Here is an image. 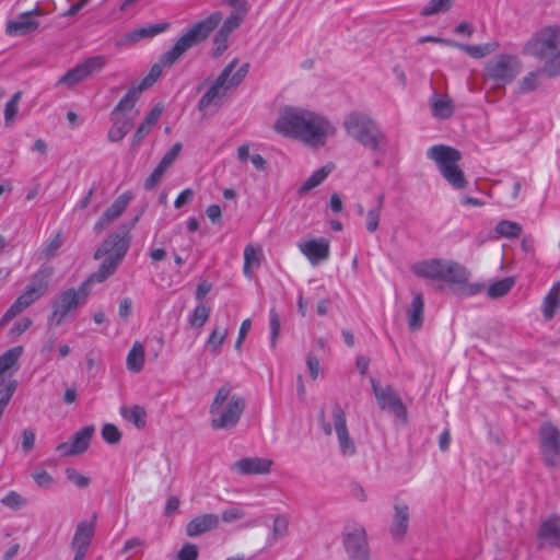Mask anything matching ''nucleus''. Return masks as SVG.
Segmentation results:
<instances>
[{"mask_svg": "<svg viewBox=\"0 0 560 560\" xmlns=\"http://www.w3.org/2000/svg\"><path fill=\"white\" fill-rule=\"evenodd\" d=\"M273 130L284 138L318 149L335 137L337 129L324 115L301 106H282L273 124Z\"/></svg>", "mask_w": 560, "mask_h": 560, "instance_id": "obj_1", "label": "nucleus"}, {"mask_svg": "<svg viewBox=\"0 0 560 560\" xmlns=\"http://www.w3.org/2000/svg\"><path fill=\"white\" fill-rule=\"evenodd\" d=\"M222 21L220 11L212 12L206 19L195 23L189 27L174 44V46L164 52L160 59V63L154 65L149 74L158 80L162 74L164 66H172L182 55H184L192 46L203 42L219 26Z\"/></svg>", "mask_w": 560, "mask_h": 560, "instance_id": "obj_2", "label": "nucleus"}, {"mask_svg": "<svg viewBox=\"0 0 560 560\" xmlns=\"http://www.w3.org/2000/svg\"><path fill=\"white\" fill-rule=\"evenodd\" d=\"M130 246L129 228L122 225L116 233H112L94 253L95 259L105 257L97 271L92 273L86 281L89 287L93 282H104L113 276L121 264Z\"/></svg>", "mask_w": 560, "mask_h": 560, "instance_id": "obj_3", "label": "nucleus"}, {"mask_svg": "<svg viewBox=\"0 0 560 560\" xmlns=\"http://www.w3.org/2000/svg\"><path fill=\"white\" fill-rule=\"evenodd\" d=\"M245 406V399L240 395L232 394L229 385L221 386L209 408L211 428L214 430L234 428L238 423Z\"/></svg>", "mask_w": 560, "mask_h": 560, "instance_id": "obj_4", "label": "nucleus"}, {"mask_svg": "<svg viewBox=\"0 0 560 560\" xmlns=\"http://www.w3.org/2000/svg\"><path fill=\"white\" fill-rule=\"evenodd\" d=\"M342 126L347 135L364 148L374 152L383 151L385 135L369 115L352 112L345 117Z\"/></svg>", "mask_w": 560, "mask_h": 560, "instance_id": "obj_5", "label": "nucleus"}, {"mask_svg": "<svg viewBox=\"0 0 560 560\" xmlns=\"http://www.w3.org/2000/svg\"><path fill=\"white\" fill-rule=\"evenodd\" d=\"M428 159L432 160L438 166L443 178L455 189H464L468 182L458 162L462 160V153L450 145L436 144L428 149Z\"/></svg>", "mask_w": 560, "mask_h": 560, "instance_id": "obj_6", "label": "nucleus"}, {"mask_svg": "<svg viewBox=\"0 0 560 560\" xmlns=\"http://www.w3.org/2000/svg\"><path fill=\"white\" fill-rule=\"evenodd\" d=\"M50 273L47 270L37 271L31 279L25 291L14 301L0 319V328L15 316L39 300L48 290Z\"/></svg>", "mask_w": 560, "mask_h": 560, "instance_id": "obj_7", "label": "nucleus"}, {"mask_svg": "<svg viewBox=\"0 0 560 560\" xmlns=\"http://www.w3.org/2000/svg\"><path fill=\"white\" fill-rule=\"evenodd\" d=\"M560 51V25H548L536 31L525 43L523 52L548 60Z\"/></svg>", "mask_w": 560, "mask_h": 560, "instance_id": "obj_8", "label": "nucleus"}, {"mask_svg": "<svg viewBox=\"0 0 560 560\" xmlns=\"http://www.w3.org/2000/svg\"><path fill=\"white\" fill-rule=\"evenodd\" d=\"M522 62L513 55H497L485 67V78L494 82L495 86L511 83L521 72Z\"/></svg>", "mask_w": 560, "mask_h": 560, "instance_id": "obj_9", "label": "nucleus"}, {"mask_svg": "<svg viewBox=\"0 0 560 560\" xmlns=\"http://www.w3.org/2000/svg\"><path fill=\"white\" fill-rule=\"evenodd\" d=\"M90 293L89 281H84L78 290L62 291L51 304V314L48 322L52 326H59L65 318L81 303H84Z\"/></svg>", "mask_w": 560, "mask_h": 560, "instance_id": "obj_10", "label": "nucleus"}, {"mask_svg": "<svg viewBox=\"0 0 560 560\" xmlns=\"http://www.w3.org/2000/svg\"><path fill=\"white\" fill-rule=\"evenodd\" d=\"M342 545L350 560H370L368 534L363 525L347 523L342 530Z\"/></svg>", "mask_w": 560, "mask_h": 560, "instance_id": "obj_11", "label": "nucleus"}, {"mask_svg": "<svg viewBox=\"0 0 560 560\" xmlns=\"http://www.w3.org/2000/svg\"><path fill=\"white\" fill-rule=\"evenodd\" d=\"M539 450L544 462L549 467L560 466V430L546 421L538 430Z\"/></svg>", "mask_w": 560, "mask_h": 560, "instance_id": "obj_12", "label": "nucleus"}, {"mask_svg": "<svg viewBox=\"0 0 560 560\" xmlns=\"http://www.w3.org/2000/svg\"><path fill=\"white\" fill-rule=\"evenodd\" d=\"M470 271L463 265L453 261L444 260L442 281L459 285L460 293L467 296L476 295L483 290L481 283H469Z\"/></svg>", "mask_w": 560, "mask_h": 560, "instance_id": "obj_13", "label": "nucleus"}, {"mask_svg": "<svg viewBox=\"0 0 560 560\" xmlns=\"http://www.w3.org/2000/svg\"><path fill=\"white\" fill-rule=\"evenodd\" d=\"M107 63L105 56H94L88 58L74 68L67 71L57 82V85H65L72 88L75 84L83 82L94 73L101 72Z\"/></svg>", "mask_w": 560, "mask_h": 560, "instance_id": "obj_14", "label": "nucleus"}, {"mask_svg": "<svg viewBox=\"0 0 560 560\" xmlns=\"http://www.w3.org/2000/svg\"><path fill=\"white\" fill-rule=\"evenodd\" d=\"M331 418L334 420V431L338 440L340 454L343 457H353L357 454V445L354 440L350 436L346 412L339 405L334 406Z\"/></svg>", "mask_w": 560, "mask_h": 560, "instance_id": "obj_15", "label": "nucleus"}, {"mask_svg": "<svg viewBox=\"0 0 560 560\" xmlns=\"http://www.w3.org/2000/svg\"><path fill=\"white\" fill-rule=\"evenodd\" d=\"M373 393L381 409H388L397 418L406 419L407 410L401 399L392 386L382 387L374 378H371Z\"/></svg>", "mask_w": 560, "mask_h": 560, "instance_id": "obj_16", "label": "nucleus"}, {"mask_svg": "<svg viewBox=\"0 0 560 560\" xmlns=\"http://www.w3.org/2000/svg\"><path fill=\"white\" fill-rule=\"evenodd\" d=\"M95 427L93 424L83 427L77 431L69 441L60 443L56 451L60 456L69 457L84 453L91 443Z\"/></svg>", "mask_w": 560, "mask_h": 560, "instance_id": "obj_17", "label": "nucleus"}, {"mask_svg": "<svg viewBox=\"0 0 560 560\" xmlns=\"http://www.w3.org/2000/svg\"><path fill=\"white\" fill-rule=\"evenodd\" d=\"M249 65L247 62L240 65L238 59H233L224 67L218 75L217 81L229 93L237 89L248 73Z\"/></svg>", "mask_w": 560, "mask_h": 560, "instance_id": "obj_18", "label": "nucleus"}, {"mask_svg": "<svg viewBox=\"0 0 560 560\" xmlns=\"http://www.w3.org/2000/svg\"><path fill=\"white\" fill-rule=\"evenodd\" d=\"M132 108H119V103L112 113L113 126L108 131V139L112 142H119L130 131L133 125L135 115L128 114Z\"/></svg>", "mask_w": 560, "mask_h": 560, "instance_id": "obj_19", "label": "nucleus"}, {"mask_svg": "<svg viewBox=\"0 0 560 560\" xmlns=\"http://www.w3.org/2000/svg\"><path fill=\"white\" fill-rule=\"evenodd\" d=\"M539 548H560V517L550 516L541 521L537 532Z\"/></svg>", "mask_w": 560, "mask_h": 560, "instance_id": "obj_20", "label": "nucleus"}, {"mask_svg": "<svg viewBox=\"0 0 560 560\" xmlns=\"http://www.w3.org/2000/svg\"><path fill=\"white\" fill-rule=\"evenodd\" d=\"M273 460L266 457H244L236 460L231 469L242 476L267 475L270 472Z\"/></svg>", "mask_w": 560, "mask_h": 560, "instance_id": "obj_21", "label": "nucleus"}, {"mask_svg": "<svg viewBox=\"0 0 560 560\" xmlns=\"http://www.w3.org/2000/svg\"><path fill=\"white\" fill-rule=\"evenodd\" d=\"M40 15L38 10H32L20 14L15 20L8 22L7 33L11 36H24L35 32L39 27L36 16Z\"/></svg>", "mask_w": 560, "mask_h": 560, "instance_id": "obj_22", "label": "nucleus"}, {"mask_svg": "<svg viewBox=\"0 0 560 560\" xmlns=\"http://www.w3.org/2000/svg\"><path fill=\"white\" fill-rule=\"evenodd\" d=\"M130 200L131 196L128 192L120 195L96 221L94 231L100 234L106 230L124 213Z\"/></svg>", "mask_w": 560, "mask_h": 560, "instance_id": "obj_23", "label": "nucleus"}, {"mask_svg": "<svg viewBox=\"0 0 560 560\" xmlns=\"http://www.w3.org/2000/svg\"><path fill=\"white\" fill-rule=\"evenodd\" d=\"M298 247L313 266L327 260L330 253L329 242L325 238L300 242Z\"/></svg>", "mask_w": 560, "mask_h": 560, "instance_id": "obj_24", "label": "nucleus"}, {"mask_svg": "<svg viewBox=\"0 0 560 560\" xmlns=\"http://www.w3.org/2000/svg\"><path fill=\"white\" fill-rule=\"evenodd\" d=\"M225 2L234 8V11L223 21L220 28L232 34L244 22L250 7L246 0H225Z\"/></svg>", "mask_w": 560, "mask_h": 560, "instance_id": "obj_25", "label": "nucleus"}, {"mask_svg": "<svg viewBox=\"0 0 560 560\" xmlns=\"http://www.w3.org/2000/svg\"><path fill=\"white\" fill-rule=\"evenodd\" d=\"M220 517L217 514H201L191 518L186 525V535L188 537H197L218 528Z\"/></svg>", "mask_w": 560, "mask_h": 560, "instance_id": "obj_26", "label": "nucleus"}, {"mask_svg": "<svg viewBox=\"0 0 560 560\" xmlns=\"http://www.w3.org/2000/svg\"><path fill=\"white\" fill-rule=\"evenodd\" d=\"M95 533V521H82L78 524L71 541L72 551L88 552Z\"/></svg>", "mask_w": 560, "mask_h": 560, "instance_id": "obj_27", "label": "nucleus"}, {"mask_svg": "<svg viewBox=\"0 0 560 560\" xmlns=\"http://www.w3.org/2000/svg\"><path fill=\"white\" fill-rule=\"evenodd\" d=\"M409 506L404 502H396L394 504V515L390 525V534L394 539L400 540L404 538L409 526Z\"/></svg>", "mask_w": 560, "mask_h": 560, "instance_id": "obj_28", "label": "nucleus"}, {"mask_svg": "<svg viewBox=\"0 0 560 560\" xmlns=\"http://www.w3.org/2000/svg\"><path fill=\"white\" fill-rule=\"evenodd\" d=\"M228 96V92L222 88V84L217 79L210 84L206 93L198 102V109L200 112H207L209 108H219L224 98Z\"/></svg>", "mask_w": 560, "mask_h": 560, "instance_id": "obj_29", "label": "nucleus"}, {"mask_svg": "<svg viewBox=\"0 0 560 560\" xmlns=\"http://www.w3.org/2000/svg\"><path fill=\"white\" fill-rule=\"evenodd\" d=\"M443 266V259H429L412 265L411 271L420 278L441 280Z\"/></svg>", "mask_w": 560, "mask_h": 560, "instance_id": "obj_30", "label": "nucleus"}, {"mask_svg": "<svg viewBox=\"0 0 560 560\" xmlns=\"http://www.w3.org/2000/svg\"><path fill=\"white\" fill-rule=\"evenodd\" d=\"M430 106L433 117L448 119L454 114V103L448 95L434 93L430 98Z\"/></svg>", "mask_w": 560, "mask_h": 560, "instance_id": "obj_31", "label": "nucleus"}, {"mask_svg": "<svg viewBox=\"0 0 560 560\" xmlns=\"http://www.w3.org/2000/svg\"><path fill=\"white\" fill-rule=\"evenodd\" d=\"M170 24L164 23H158V24H150L137 30H133L125 35L122 38L124 44H135L143 38H151L156 36L160 33L165 32L168 28Z\"/></svg>", "mask_w": 560, "mask_h": 560, "instance_id": "obj_32", "label": "nucleus"}, {"mask_svg": "<svg viewBox=\"0 0 560 560\" xmlns=\"http://www.w3.org/2000/svg\"><path fill=\"white\" fill-rule=\"evenodd\" d=\"M424 302L421 293H416L407 310L408 326L411 331H417L423 324Z\"/></svg>", "mask_w": 560, "mask_h": 560, "instance_id": "obj_33", "label": "nucleus"}, {"mask_svg": "<svg viewBox=\"0 0 560 560\" xmlns=\"http://www.w3.org/2000/svg\"><path fill=\"white\" fill-rule=\"evenodd\" d=\"M289 533V520L287 516L279 514L273 517L271 533L266 540L267 547H272L278 540L284 538Z\"/></svg>", "mask_w": 560, "mask_h": 560, "instance_id": "obj_34", "label": "nucleus"}, {"mask_svg": "<svg viewBox=\"0 0 560 560\" xmlns=\"http://www.w3.org/2000/svg\"><path fill=\"white\" fill-rule=\"evenodd\" d=\"M560 307V283H555L542 302L544 317L549 320Z\"/></svg>", "mask_w": 560, "mask_h": 560, "instance_id": "obj_35", "label": "nucleus"}, {"mask_svg": "<svg viewBox=\"0 0 560 560\" xmlns=\"http://www.w3.org/2000/svg\"><path fill=\"white\" fill-rule=\"evenodd\" d=\"M145 360V351L144 347L141 342L136 341L130 349L127 359L126 365L130 372L138 373L143 369Z\"/></svg>", "mask_w": 560, "mask_h": 560, "instance_id": "obj_36", "label": "nucleus"}, {"mask_svg": "<svg viewBox=\"0 0 560 560\" xmlns=\"http://www.w3.org/2000/svg\"><path fill=\"white\" fill-rule=\"evenodd\" d=\"M156 80L148 74L141 83L136 88L129 89L128 93L119 102V108H133L140 93L151 86Z\"/></svg>", "mask_w": 560, "mask_h": 560, "instance_id": "obj_37", "label": "nucleus"}, {"mask_svg": "<svg viewBox=\"0 0 560 560\" xmlns=\"http://www.w3.org/2000/svg\"><path fill=\"white\" fill-rule=\"evenodd\" d=\"M334 165L327 164L319 170L315 171L305 182L301 185L299 194H305L320 185L325 178L331 173Z\"/></svg>", "mask_w": 560, "mask_h": 560, "instance_id": "obj_38", "label": "nucleus"}, {"mask_svg": "<svg viewBox=\"0 0 560 560\" xmlns=\"http://www.w3.org/2000/svg\"><path fill=\"white\" fill-rule=\"evenodd\" d=\"M384 194H380L376 198L375 208L369 210L365 213V228L370 233H374L375 231H377L380 226V219L384 206Z\"/></svg>", "mask_w": 560, "mask_h": 560, "instance_id": "obj_39", "label": "nucleus"}, {"mask_svg": "<svg viewBox=\"0 0 560 560\" xmlns=\"http://www.w3.org/2000/svg\"><path fill=\"white\" fill-rule=\"evenodd\" d=\"M120 413L125 420L133 423L138 429L144 428L147 413L143 407L138 405L121 407Z\"/></svg>", "mask_w": 560, "mask_h": 560, "instance_id": "obj_40", "label": "nucleus"}, {"mask_svg": "<svg viewBox=\"0 0 560 560\" xmlns=\"http://www.w3.org/2000/svg\"><path fill=\"white\" fill-rule=\"evenodd\" d=\"M522 225L514 221L502 220L494 229L497 237L516 238L522 233Z\"/></svg>", "mask_w": 560, "mask_h": 560, "instance_id": "obj_41", "label": "nucleus"}, {"mask_svg": "<svg viewBox=\"0 0 560 560\" xmlns=\"http://www.w3.org/2000/svg\"><path fill=\"white\" fill-rule=\"evenodd\" d=\"M261 249L253 245H247L244 249V273L246 277H252V268L258 267L261 260Z\"/></svg>", "mask_w": 560, "mask_h": 560, "instance_id": "obj_42", "label": "nucleus"}, {"mask_svg": "<svg viewBox=\"0 0 560 560\" xmlns=\"http://www.w3.org/2000/svg\"><path fill=\"white\" fill-rule=\"evenodd\" d=\"M497 44H485V45H464L454 43V47H457L474 58H482L495 50Z\"/></svg>", "mask_w": 560, "mask_h": 560, "instance_id": "obj_43", "label": "nucleus"}, {"mask_svg": "<svg viewBox=\"0 0 560 560\" xmlns=\"http://www.w3.org/2000/svg\"><path fill=\"white\" fill-rule=\"evenodd\" d=\"M22 352V347H14L0 355V376H7L5 372L18 362Z\"/></svg>", "mask_w": 560, "mask_h": 560, "instance_id": "obj_44", "label": "nucleus"}, {"mask_svg": "<svg viewBox=\"0 0 560 560\" xmlns=\"http://www.w3.org/2000/svg\"><path fill=\"white\" fill-rule=\"evenodd\" d=\"M514 284L513 278L501 279L487 289V294L490 299H498L506 295Z\"/></svg>", "mask_w": 560, "mask_h": 560, "instance_id": "obj_45", "label": "nucleus"}, {"mask_svg": "<svg viewBox=\"0 0 560 560\" xmlns=\"http://www.w3.org/2000/svg\"><path fill=\"white\" fill-rule=\"evenodd\" d=\"M455 0H430L421 10L422 16H430L448 11Z\"/></svg>", "mask_w": 560, "mask_h": 560, "instance_id": "obj_46", "label": "nucleus"}, {"mask_svg": "<svg viewBox=\"0 0 560 560\" xmlns=\"http://www.w3.org/2000/svg\"><path fill=\"white\" fill-rule=\"evenodd\" d=\"M16 382L7 376H0V406H7L15 390Z\"/></svg>", "mask_w": 560, "mask_h": 560, "instance_id": "obj_47", "label": "nucleus"}, {"mask_svg": "<svg viewBox=\"0 0 560 560\" xmlns=\"http://www.w3.org/2000/svg\"><path fill=\"white\" fill-rule=\"evenodd\" d=\"M539 74L540 71H532L528 72L518 83V92L522 94H527L529 92L535 91L539 84Z\"/></svg>", "mask_w": 560, "mask_h": 560, "instance_id": "obj_48", "label": "nucleus"}, {"mask_svg": "<svg viewBox=\"0 0 560 560\" xmlns=\"http://www.w3.org/2000/svg\"><path fill=\"white\" fill-rule=\"evenodd\" d=\"M210 312H211V310L207 305H205V304L197 305L189 318L190 326L197 327V328L202 327L207 323Z\"/></svg>", "mask_w": 560, "mask_h": 560, "instance_id": "obj_49", "label": "nucleus"}, {"mask_svg": "<svg viewBox=\"0 0 560 560\" xmlns=\"http://www.w3.org/2000/svg\"><path fill=\"white\" fill-rule=\"evenodd\" d=\"M1 504H3L4 506L11 509V510H21L23 509L26 504H27V501L25 498H23L20 493H18L16 491H10L8 492L1 500H0Z\"/></svg>", "mask_w": 560, "mask_h": 560, "instance_id": "obj_50", "label": "nucleus"}, {"mask_svg": "<svg viewBox=\"0 0 560 560\" xmlns=\"http://www.w3.org/2000/svg\"><path fill=\"white\" fill-rule=\"evenodd\" d=\"M67 479L75 485L78 488L84 489L88 488L91 483V479L84 475H82L79 470L74 468H67L65 470Z\"/></svg>", "mask_w": 560, "mask_h": 560, "instance_id": "obj_51", "label": "nucleus"}, {"mask_svg": "<svg viewBox=\"0 0 560 560\" xmlns=\"http://www.w3.org/2000/svg\"><path fill=\"white\" fill-rule=\"evenodd\" d=\"M269 325H270V346L276 348L277 339L280 332V317L275 308L269 312Z\"/></svg>", "mask_w": 560, "mask_h": 560, "instance_id": "obj_52", "label": "nucleus"}, {"mask_svg": "<svg viewBox=\"0 0 560 560\" xmlns=\"http://www.w3.org/2000/svg\"><path fill=\"white\" fill-rule=\"evenodd\" d=\"M62 245V238H61V232H57L54 238H51L47 244L44 246L42 254L46 259L52 258L58 249Z\"/></svg>", "mask_w": 560, "mask_h": 560, "instance_id": "obj_53", "label": "nucleus"}, {"mask_svg": "<svg viewBox=\"0 0 560 560\" xmlns=\"http://www.w3.org/2000/svg\"><path fill=\"white\" fill-rule=\"evenodd\" d=\"M548 77L553 78L560 74V50L549 60H546L541 69Z\"/></svg>", "mask_w": 560, "mask_h": 560, "instance_id": "obj_54", "label": "nucleus"}, {"mask_svg": "<svg viewBox=\"0 0 560 560\" xmlns=\"http://www.w3.org/2000/svg\"><path fill=\"white\" fill-rule=\"evenodd\" d=\"M230 35L231 34L219 28V31L217 32V34L213 37L214 55L215 56H220L226 50Z\"/></svg>", "mask_w": 560, "mask_h": 560, "instance_id": "obj_55", "label": "nucleus"}, {"mask_svg": "<svg viewBox=\"0 0 560 560\" xmlns=\"http://www.w3.org/2000/svg\"><path fill=\"white\" fill-rule=\"evenodd\" d=\"M102 436L109 444H117L121 439V433L115 424L106 423L102 428Z\"/></svg>", "mask_w": 560, "mask_h": 560, "instance_id": "obj_56", "label": "nucleus"}, {"mask_svg": "<svg viewBox=\"0 0 560 560\" xmlns=\"http://www.w3.org/2000/svg\"><path fill=\"white\" fill-rule=\"evenodd\" d=\"M228 336V330L225 328L219 329L214 328L210 334L207 345L213 350L217 351L219 347L224 342Z\"/></svg>", "mask_w": 560, "mask_h": 560, "instance_id": "obj_57", "label": "nucleus"}, {"mask_svg": "<svg viewBox=\"0 0 560 560\" xmlns=\"http://www.w3.org/2000/svg\"><path fill=\"white\" fill-rule=\"evenodd\" d=\"M21 94V92H16L12 96V98L5 104L4 118L7 124H10L18 113V104L20 102Z\"/></svg>", "mask_w": 560, "mask_h": 560, "instance_id": "obj_58", "label": "nucleus"}, {"mask_svg": "<svg viewBox=\"0 0 560 560\" xmlns=\"http://www.w3.org/2000/svg\"><path fill=\"white\" fill-rule=\"evenodd\" d=\"M32 477H33L34 481L37 483V486L43 489H49L55 483V479L46 470L35 471V472H33Z\"/></svg>", "mask_w": 560, "mask_h": 560, "instance_id": "obj_59", "label": "nucleus"}, {"mask_svg": "<svg viewBox=\"0 0 560 560\" xmlns=\"http://www.w3.org/2000/svg\"><path fill=\"white\" fill-rule=\"evenodd\" d=\"M180 150H182V143L176 142L170 149V151L166 152V154L162 158V160L159 163V165H161L162 167L167 170L175 162V160L178 158V155L180 153Z\"/></svg>", "mask_w": 560, "mask_h": 560, "instance_id": "obj_60", "label": "nucleus"}, {"mask_svg": "<svg viewBox=\"0 0 560 560\" xmlns=\"http://www.w3.org/2000/svg\"><path fill=\"white\" fill-rule=\"evenodd\" d=\"M198 548L194 544H185L177 553L178 560H197L198 559Z\"/></svg>", "mask_w": 560, "mask_h": 560, "instance_id": "obj_61", "label": "nucleus"}, {"mask_svg": "<svg viewBox=\"0 0 560 560\" xmlns=\"http://www.w3.org/2000/svg\"><path fill=\"white\" fill-rule=\"evenodd\" d=\"M165 172L166 168L162 167L161 165H158L152 172V174L147 178L144 183L145 189H153L160 183Z\"/></svg>", "mask_w": 560, "mask_h": 560, "instance_id": "obj_62", "label": "nucleus"}, {"mask_svg": "<svg viewBox=\"0 0 560 560\" xmlns=\"http://www.w3.org/2000/svg\"><path fill=\"white\" fill-rule=\"evenodd\" d=\"M245 516V512L238 508H231L224 510L222 513V520L225 523H233L242 520Z\"/></svg>", "mask_w": 560, "mask_h": 560, "instance_id": "obj_63", "label": "nucleus"}, {"mask_svg": "<svg viewBox=\"0 0 560 560\" xmlns=\"http://www.w3.org/2000/svg\"><path fill=\"white\" fill-rule=\"evenodd\" d=\"M35 444V433L32 429H24L22 431V450L25 453L31 452Z\"/></svg>", "mask_w": 560, "mask_h": 560, "instance_id": "obj_64", "label": "nucleus"}]
</instances>
